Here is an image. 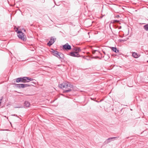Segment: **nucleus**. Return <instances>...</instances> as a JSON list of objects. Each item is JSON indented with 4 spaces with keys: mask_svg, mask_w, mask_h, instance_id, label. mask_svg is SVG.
Returning a JSON list of instances; mask_svg holds the SVG:
<instances>
[{
    "mask_svg": "<svg viewBox=\"0 0 148 148\" xmlns=\"http://www.w3.org/2000/svg\"><path fill=\"white\" fill-rule=\"evenodd\" d=\"M58 86L62 89L64 88H67V90H64L63 91V93H65L71 91L72 90L71 88H73V86L69 83H66L63 82L61 84H59Z\"/></svg>",
    "mask_w": 148,
    "mask_h": 148,
    "instance_id": "1",
    "label": "nucleus"
},
{
    "mask_svg": "<svg viewBox=\"0 0 148 148\" xmlns=\"http://www.w3.org/2000/svg\"><path fill=\"white\" fill-rule=\"evenodd\" d=\"M34 80V79L29 77H24L17 78L16 79V82L17 83H26Z\"/></svg>",
    "mask_w": 148,
    "mask_h": 148,
    "instance_id": "2",
    "label": "nucleus"
},
{
    "mask_svg": "<svg viewBox=\"0 0 148 148\" xmlns=\"http://www.w3.org/2000/svg\"><path fill=\"white\" fill-rule=\"evenodd\" d=\"M51 52L52 55L58 58L62 59L64 58V55L63 53L60 52H59L58 51L55 50L53 49H51Z\"/></svg>",
    "mask_w": 148,
    "mask_h": 148,
    "instance_id": "3",
    "label": "nucleus"
},
{
    "mask_svg": "<svg viewBox=\"0 0 148 148\" xmlns=\"http://www.w3.org/2000/svg\"><path fill=\"white\" fill-rule=\"evenodd\" d=\"M16 32L18 34L17 36L20 39L24 41H26V37L22 31L18 30V29L17 28L16 29Z\"/></svg>",
    "mask_w": 148,
    "mask_h": 148,
    "instance_id": "4",
    "label": "nucleus"
},
{
    "mask_svg": "<svg viewBox=\"0 0 148 148\" xmlns=\"http://www.w3.org/2000/svg\"><path fill=\"white\" fill-rule=\"evenodd\" d=\"M63 49L67 51L71 49V45H69L68 43L63 45Z\"/></svg>",
    "mask_w": 148,
    "mask_h": 148,
    "instance_id": "5",
    "label": "nucleus"
},
{
    "mask_svg": "<svg viewBox=\"0 0 148 148\" xmlns=\"http://www.w3.org/2000/svg\"><path fill=\"white\" fill-rule=\"evenodd\" d=\"M69 55L74 57H79L81 56L77 52H71L70 53Z\"/></svg>",
    "mask_w": 148,
    "mask_h": 148,
    "instance_id": "6",
    "label": "nucleus"
},
{
    "mask_svg": "<svg viewBox=\"0 0 148 148\" xmlns=\"http://www.w3.org/2000/svg\"><path fill=\"white\" fill-rule=\"evenodd\" d=\"M16 87L18 88L21 89L24 88V84H16Z\"/></svg>",
    "mask_w": 148,
    "mask_h": 148,
    "instance_id": "7",
    "label": "nucleus"
},
{
    "mask_svg": "<svg viewBox=\"0 0 148 148\" xmlns=\"http://www.w3.org/2000/svg\"><path fill=\"white\" fill-rule=\"evenodd\" d=\"M30 105V103L27 101H25L24 103V107L25 108L29 107Z\"/></svg>",
    "mask_w": 148,
    "mask_h": 148,
    "instance_id": "8",
    "label": "nucleus"
},
{
    "mask_svg": "<svg viewBox=\"0 0 148 148\" xmlns=\"http://www.w3.org/2000/svg\"><path fill=\"white\" fill-rule=\"evenodd\" d=\"M115 138H117V137H113L109 138L106 140L105 142V143H108L113 140V139Z\"/></svg>",
    "mask_w": 148,
    "mask_h": 148,
    "instance_id": "9",
    "label": "nucleus"
},
{
    "mask_svg": "<svg viewBox=\"0 0 148 148\" xmlns=\"http://www.w3.org/2000/svg\"><path fill=\"white\" fill-rule=\"evenodd\" d=\"M110 48L111 50L116 53L118 52L119 51V50H118L116 47H111Z\"/></svg>",
    "mask_w": 148,
    "mask_h": 148,
    "instance_id": "10",
    "label": "nucleus"
},
{
    "mask_svg": "<svg viewBox=\"0 0 148 148\" xmlns=\"http://www.w3.org/2000/svg\"><path fill=\"white\" fill-rule=\"evenodd\" d=\"M101 57H103V58L105 57V58L104 59V60L106 61L107 60H108L110 58V56L109 55V54H107L105 56H102V55H101Z\"/></svg>",
    "mask_w": 148,
    "mask_h": 148,
    "instance_id": "11",
    "label": "nucleus"
},
{
    "mask_svg": "<svg viewBox=\"0 0 148 148\" xmlns=\"http://www.w3.org/2000/svg\"><path fill=\"white\" fill-rule=\"evenodd\" d=\"M132 56L133 57L135 58H137L139 57L138 54L134 52L133 53Z\"/></svg>",
    "mask_w": 148,
    "mask_h": 148,
    "instance_id": "12",
    "label": "nucleus"
},
{
    "mask_svg": "<svg viewBox=\"0 0 148 148\" xmlns=\"http://www.w3.org/2000/svg\"><path fill=\"white\" fill-rule=\"evenodd\" d=\"M96 52H97L98 53H100L101 55H102V54L101 53H100V51H98V50H92V53L93 54H94Z\"/></svg>",
    "mask_w": 148,
    "mask_h": 148,
    "instance_id": "13",
    "label": "nucleus"
},
{
    "mask_svg": "<svg viewBox=\"0 0 148 148\" xmlns=\"http://www.w3.org/2000/svg\"><path fill=\"white\" fill-rule=\"evenodd\" d=\"M33 86L32 84H24V88L27 87L29 86Z\"/></svg>",
    "mask_w": 148,
    "mask_h": 148,
    "instance_id": "14",
    "label": "nucleus"
},
{
    "mask_svg": "<svg viewBox=\"0 0 148 148\" xmlns=\"http://www.w3.org/2000/svg\"><path fill=\"white\" fill-rule=\"evenodd\" d=\"M144 28L146 31H148V24L144 25L143 26Z\"/></svg>",
    "mask_w": 148,
    "mask_h": 148,
    "instance_id": "15",
    "label": "nucleus"
},
{
    "mask_svg": "<svg viewBox=\"0 0 148 148\" xmlns=\"http://www.w3.org/2000/svg\"><path fill=\"white\" fill-rule=\"evenodd\" d=\"M56 39L53 38V37H51L50 40L53 43L56 40Z\"/></svg>",
    "mask_w": 148,
    "mask_h": 148,
    "instance_id": "16",
    "label": "nucleus"
},
{
    "mask_svg": "<svg viewBox=\"0 0 148 148\" xmlns=\"http://www.w3.org/2000/svg\"><path fill=\"white\" fill-rule=\"evenodd\" d=\"M53 44V43H52L51 41L49 40V42L47 43V45L48 46H50Z\"/></svg>",
    "mask_w": 148,
    "mask_h": 148,
    "instance_id": "17",
    "label": "nucleus"
},
{
    "mask_svg": "<svg viewBox=\"0 0 148 148\" xmlns=\"http://www.w3.org/2000/svg\"><path fill=\"white\" fill-rule=\"evenodd\" d=\"M113 22L114 23H118L119 22V20H114L113 21Z\"/></svg>",
    "mask_w": 148,
    "mask_h": 148,
    "instance_id": "18",
    "label": "nucleus"
},
{
    "mask_svg": "<svg viewBox=\"0 0 148 148\" xmlns=\"http://www.w3.org/2000/svg\"><path fill=\"white\" fill-rule=\"evenodd\" d=\"M92 58L94 59L99 58L100 59H101V58H99V57H98L97 56L95 57H93Z\"/></svg>",
    "mask_w": 148,
    "mask_h": 148,
    "instance_id": "19",
    "label": "nucleus"
},
{
    "mask_svg": "<svg viewBox=\"0 0 148 148\" xmlns=\"http://www.w3.org/2000/svg\"><path fill=\"white\" fill-rule=\"evenodd\" d=\"M76 50L77 51H78V52H79V51H81V50L80 48H78L77 49H76Z\"/></svg>",
    "mask_w": 148,
    "mask_h": 148,
    "instance_id": "20",
    "label": "nucleus"
},
{
    "mask_svg": "<svg viewBox=\"0 0 148 148\" xmlns=\"http://www.w3.org/2000/svg\"><path fill=\"white\" fill-rule=\"evenodd\" d=\"M115 17L116 18H119V17H120V16L119 15H117L115 16Z\"/></svg>",
    "mask_w": 148,
    "mask_h": 148,
    "instance_id": "21",
    "label": "nucleus"
},
{
    "mask_svg": "<svg viewBox=\"0 0 148 148\" xmlns=\"http://www.w3.org/2000/svg\"><path fill=\"white\" fill-rule=\"evenodd\" d=\"M102 51L103 52V53L106 55L107 54H106L105 52V51H103L102 50Z\"/></svg>",
    "mask_w": 148,
    "mask_h": 148,
    "instance_id": "22",
    "label": "nucleus"
},
{
    "mask_svg": "<svg viewBox=\"0 0 148 148\" xmlns=\"http://www.w3.org/2000/svg\"><path fill=\"white\" fill-rule=\"evenodd\" d=\"M3 99V97H1V98L0 99V101H1Z\"/></svg>",
    "mask_w": 148,
    "mask_h": 148,
    "instance_id": "23",
    "label": "nucleus"
},
{
    "mask_svg": "<svg viewBox=\"0 0 148 148\" xmlns=\"http://www.w3.org/2000/svg\"><path fill=\"white\" fill-rule=\"evenodd\" d=\"M31 83H32L34 84H35L36 83H35V82H31Z\"/></svg>",
    "mask_w": 148,
    "mask_h": 148,
    "instance_id": "24",
    "label": "nucleus"
},
{
    "mask_svg": "<svg viewBox=\"0 0 148 148\" xmlns=\"http://www.w3.org/2000/svg\"><path fill=\"white\" fill-rule=\"evenodd\" d=\"M23 107L22 106V107H16V108H22Z\"/></svg>",
    "mask_w": 148,
    "mask_h": 148,
    "instance_id": "25",
    "label": "nucleus"
},
{
    "mask_svg": "<svg viewBox=\"0 0 148 148\" xmlns=\"http://www.w3.org/2000/svg\"><path fill=\"white\" fill-rule=\"evenodd\" d=\"M12 115L13 116H17V115H16L15 114Z\"/></svg>",
    "mask_w": 148,
    "mask_h": 148,
    "instance_id": "26",
    "label": "nucleus"
},
{
    "mask_svg": "<svg viewBox=\"0 0 148 148\" xmlns=\"http://www.w3.org/2000/svg\"><path fill=\"white\" fill-rule=\"evenodd\" d=\"M42 2L43 3H44L45 2V0H42Z\"/></svg>",
    "mask_w": 148,
    "mask_h": 148,
    "instance_id": "27",
    "label": "nucleus"
},
{
    "mask_svg": "<svg viewBox=\"0 0 148 148\" xmlns=\"http://www.w3.org/2000/svg\"><path fill=\"white\" fill-rule=\"evenodd\" d=\"M83 58H84L85 56H82Z\"/></svg>",
    "mask_w": 148,
    "mask_h": 148,
    "instance_id": "28",
    "label": "nucleus"
},
{
    "mask_svg": "<svg viewBox=\"0 0 148 148\" xmlns=\"http://www.w3.org/2000/svg\"><path fill=\"white\" fill-rule=\"evenodd\" d=\"M121 26H120V27H119V29H121Z\"/></svg>",
    "mask_w": 148,
    "mask_h": 148,
    "instance_id": "29",
    "label": "nucleus"
},
{
    "mask_svg": "<svg viewBox=\"0 0 148 148\" xmlns=\"http://www.w3.org/2000/svg\"><path fill=\"white\" fill-rule=\"evenodd\" d=\"M56 99H56L55 100H54L53 101V102H54V101H55V100H56Z\"/></svg>",
    "mask_w": 148,
    "mask_h": 148,
    "instance_id": "30",
    "label": "nucleus"
},
{
    "mask_svg": "<svg viewBox=\"0 0 148 148\" xmlns=\"http://www.w3.org/2000/svg\"><path fill=\"white\" fill-rule=\"evenodd\" d=\"M61 95L63 96H64V95H63V94H61Z\"/></svg>",
    "mask_w": 148,
    "mask_h": 148,
    "instance_id": "31",
    "label": "nucleus"
},
{
    "mask_svg": "<svg viewBox=\"0 0 148 148\" xmlns=\"http://www.w3.org/2000/svg\"><path fill=\"white\" fill-rule=\"evenodd\" d=\"M91 99L92 100H93V99L92 98H91Z\"/></svg>",
    "mask_w": 148,
    "mask_h": 148,
    "instance_id": "32",
    "label": "nucleus"
},
{
    "mask_svg": "<svg viewBox=\"0 0 148 148\" xmlns=\"http://www.w3.org/2000/svg\"><path fill=\"white\" fill-rule=\"evenodd\" d=\"M129 138V137H127V138Z\"/></svg>",
    "mask_w": 148,
    "mask_h": 148,
    "instance_id": "33",
    "label": "nucleus"
},
{
    "mask_svg": "<svg viewBox=\"0 0 148 148\" xmlns=\"http://www.w3.org/2000/svg\"><path fill=\"white\" fill-rule=\"evenodd\" d=\"M97 101V102H99V101Z\"/></svg>",
    "mask_w": 148,
    "mask_h": 148,
    "instance_id": "34",
    "label": "nucleus"
},
{
    "mask_svg": "<svg viewBox=\"0 0 148 148\" xmlns=\"http://www.w3.org/2000/svg\"><path fill=\"white\" fill-rule=\"evenodd\" d=\"M25 31V29H24V31Z\"/></svg>",
    "mask_w": 148,
    "mask_h": 148,
    "instance_id": "35",
    "label": "nucleus"
},
{
    "mask_svg": "<svg viewBox=\"0 0 148 148\" xmlns=\"http://www.w3.org/2000/svg\"><path fill=\"white\" fill-rule=\"evenodd\" d=\"M101 18H102V17H101Z\"/></svg>",
    "mask_w": 148,
    "mask_h": 148,
    "instance_id": "36",
    "label": "nucleus"
},
{
    "mask_svg": "<svg viewBox=\"0 0 148 148\" xmlns=\"http://www.w3.org/2000/svg\"><path fill=\"white\" fill-rule=\"evenodd\" d=\"M147 62H148V61H147Z\"/></svg>",
    "mask_w": 148,
    "mask_h": 148,
    "instance_id": "37",
    "label": "nucleus"
}]
</instances>
